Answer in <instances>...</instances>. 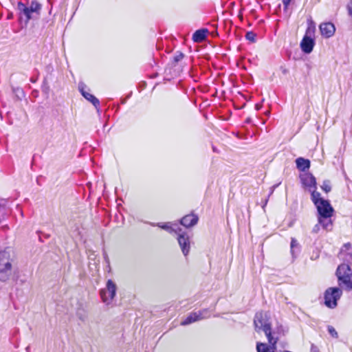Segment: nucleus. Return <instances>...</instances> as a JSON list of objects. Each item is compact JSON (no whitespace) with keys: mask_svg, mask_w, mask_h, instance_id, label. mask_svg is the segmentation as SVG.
Segmentation results:
<instances>
[{"mask_svg":"<svg viewBox=\"0 0 352 352\" xmlns=\"http://www.w3.org/2000/svg\"><path fill=\"white\" fill-rule=\"evenodd\" d=\"M42 5L37 1H32L30 6H27L21 1H19L17 3V10L19 11V19L22 21L23 18H25V24L34 17H38L41 14Z\"/></svg>","mask_w":352,"mask_h":352,"instance_id":"obj_1","label":"nucleus"},{"mask_svg":"<svg viewBox=\"0 0 352 352\" xmlns=\"http://www.w3.org/2000/svg\"><path fill=\"white\" fill-rule=\"evenodd\" d=\"M336 275L340 287L347 292L352 290V270L349 264L342 263L338 265Z\"/></svg>","mask_w":352,"mask_h":352,"instance_id":"obj_2","label":"nucleus"},{"mask_svg":"<svg viewBox=\"0 0 352 352\" xmlns=\"http://www.w3.org/2000/svg\"><path fill=\"white\" fill-rule=\"evenodd\" d=\"M342 295V290L338 287H332L327 289L324 293V305L329 309H334L338 306V301Z\"/></svg>","mask_w":352,"mask_h":352,"instance_id":"obj_3","label":"nucleus"},{"mask_svg":"<svg viewBox=\"0 0 352 352\" xmlns=\"http://www.w3.org/2000/svg\"><path fill=\"white\" fill-rule=\"evenodd\" d=\"M316 207L318 211L319 223L321 224L324 228L328 230V225L324 224V220H327V219H329L333 215L334 211L333 207L327 199L319 202Z\"/></svg>","mask_w":352,"mask_h":352,"instance_id":"obj_4","label":"nucleus"},{"mask_svg":"<svg viewBox=\"0 0 352 352\" xmlns=\"http://www.w3.org/2000/svg\"><path fill=\"white\" fill-rule=\"evenodd\" d=\"M116 284L111 279H109L106 283V288L100 290V295L102 302L107 305H110L116 297Z\"/></svg>","mask_w":352,"mask_h":352,"instance_id":"obj_5","label":"nucleus"},{"mask_svg":"<svg viewBox=\"0 0 352 352\" xmlns=\"http://www.w3.org/2000/svg\"><path fill=\"white\" fill-rule=\"evenodd\" d=\"M314 26L313 28L308 27L306 30V33L300 43L301 50L305 54H309L313 51L315 45V40L312 36L314 34Z\"/></svg>","mask_w":352,"mask_h":352,"instance_id":"obj_6","label":"nucleus"},{"mask_svg":"<svg viewBox=\"0 0 352 352\" xmlns=\"http://www.w3.org/2000/svg\"><path fill=\"white\" fill-rule=\"evenodd\" d=\"M177 239L181 248L183 254L186 256L190 251V239L186 232L184 231H178Z\"/></svg>","mask_w":352,"mask_h":352,"instance_id":"obj_7","label":"nucleus"},{"mask_svg":"<svg viewBox=\"0 0 352 352\" xmlns=\"http://www.w3.org/2000/svg\"><path fill=\"white\" fill-rule=\"evenodd\" d=\"M300 179L302 185L305 188H308L309 190L316 189L317 182L316 179L310 172L304 173L300 175Z\"/></svg>","mask_w":352,"mask_h":352,"instance_id":"obj_8","label":"nucleus"},{"mask_svg":"<svg viewBox=\"0 0 352 352\" xmlns=\"http://www.w3.org/2000/svg\"><path fill=\"white\" fill-rule=\"evenodd\" d=\"M86 85L80 82L78 85V89L82 94V96L88 101H89L94 107L97 109V111H99V107H100V101L93 94L88 93L85 91Z\"/></svg>","mask_w":352,"mask_h":352,"instance_id":"obj_9","label":"nucleus"},{"mask_svg":"<svg viewBox=\"0 0 352 352\" xmlns=\"http://www.w3.org/2000/svg\"><path fill=\"white\" fill-rule=\"evenodd\" d=\"M319 28L322 36L325 38L331 37L336 32L335 25L331 22L321 23Z\"/></svg>","mask_w":352,"mask_h":352,"instance_id":"obj_10","label":"nucleus"},{"mask_svg":"<svg viewBox=\"0 0 352 352\" xmlns=\"http://www.w3.org/2000/svg\"><path fill=\"white\" fill-rule=\"evenodd\" d=\"M266 315L262 312L257 313L255 315L254 324L256 329H262L264 331L265 326H271L270 322H267L265 320Z\"/></svg>","mask_w":352,"mask_h":352,"instance_id":"obj_11","label":"nucleus"},{"mask_svg":"<svg viewBox=\"0 0 352 352\" xmlns=\"http://www.w3.org/2000/svg\"><path fill=\"white\" fill-rule=\"evenodd\" d=\"M199 220L197 214L193 213L187 214L180 219V223L183 226L188 228L195 226Z\"/></svg>","mask_w":352,"mask_h":352,"instance_id":"obj_12","label":"nucleus"},{"mask_svg":"<svg viewBox=\"0 0 352 352\" xmlns=\"http://www.w3.org/2000/svg\"><path fill=\"white\" fill-rule=\"evenodd\" d=\"M295 163L298 170L305 173H307L306 171L309 169L311 166L310 160L302 157L296 158L295 160Z\"/></svg>","mask_w":352,"mask_h":352,"instance_id":"obj_13","label":"nucleus"},{"mask_svg":"<svg viewBox=\"0 0 352 352\" xmlns=\"http://www.w3.org/2000/svg\"><path fill=\"white\" fill-rule=\"evenodd\" d=\"M12 274V266L0 265V281L5 283L10 279Z\"/></svg>","mask_w":352,"mask_h":352,"instance_id":"obj_14","label":"nucleus"},{"mask_svg":"<svg viewBox=\"0 0 352 352\" xmlns=\"http://www.w3.org/2000/svg\"><path fill=\"white\" fill-rule=\"evenodd\" d=\"M0 265L12 266L10 259V249L9 248L0 251Z\"/></svg>","mask_w":352,"mask_h":352,"instance_id":"obj_15","label":"nucleus"},{"mask_svg":"<svg viewBox=\"0 0 352 352\" xmlns=\"http://www.w3.org/2000/svg\"><path fill=\"white\" fill-rule=\"evenodd\" d=\"M150 224L152 226H157L167 232H168L169 233H177L178 231L181 232L182 231V228H179L177 226L176 228L172 227L171 226L169 225L168 223H150Z\"/></svg>","mask_w":352,"mask_h":352,"instance_id":"obj_16","label":"nucleus"},{"mask_svg":"<svg viewBox=\"0 0 352 352\" xmlns=\"http://www.w3.org/2000/svg\"><path fill=\"white\" fill-rule=\"evenodd\" d=\"M208 31L207 29H199L196 30L192 34V40L195 43L203 41L207 36Z\"/></svg>","mask_w":352,"mask_h":352,"instance_id":"obj_17","label":"nucleus"},{"mask_svg":"<svg viewBox=\"0 0 352 352\" xmlns=\"http://www.w3.org/2000/svg\"><path fill=\"white\" fill-rule=\"evenodd\" d=\"M340 254H345L344 260L347 262L352 261V245L351 243H344L340 250Z\"/></svg>","mask_w":352,"mask_h":352,"instance_id":"obj_18","label":"nucleus"},{"mask_svg":"<svg viewBox=\"0 0 352 352\" xmlns=\"http://www.w3.org/2000/svg\"><path fill=\"white\" fill-rule=\"evenodd\" d=\"M276 346H274L266 343L257 342V352H276Z\"/></svg>","mask_w":352,"mask_h":352,"instance_id":"obj_19","label":"nucleus"},{"mask_svg":"<svg viewBox=\"0 0 352 352\" xmlns=\"http://www.w3.org/2000/svg\"><path fill=\"white\" fill-rule=\"evenodd\" d=\"M263 331L267 338L270 345L276 346V344L278 342V338L273 337L272 333L271 326H265Z\"/></svg>","mask_w":352,"mask_h":352,"instance_id":"obj_20","label":"nucleus"},{"mask_svg":"<svg viewBox=\"0 0 352 352\" xmlns=\"http://www.w3.org/2000/svg\"><path fill=\"white\" fill-rule=\"evenodd\" d=\"M198 320H200V319L197 312H192L181 322V324L186 326Z\"/></svg>","mask_w":352,"mask_h":352,"instance_id":"obj_21","label":"nucleus"},{"mask_svg":"<svg viewBox=\"0 0 352 352\" xmlns=\"http://www.w3.org/2000/svg\"><path fill=\"white\" fill-rule=\"evenodd\" d=\"M76 314L78 318L82 322H85L87 319V311L82 305H80L77 308Z\"/></svg>","mask_w":352,"mask_h":352,"instance_id":"obj_22","label":"nucleus"},{"mask_svg":"<svg viewBox=\"0 0 352 352\" xmlns=\"http://www.w3.org/2000/svg\"><path fill=\"white\" fill-rule=\"evenodd\" d=\"M291 253L293 257H296V253L298 254L300 252V246L298 243L297 240L294 238H292L290 243Z\"/></svg>","mask_w":352,"mask_h":352,"instance_id":"obj_23","label":"nucleus"},{"mask_svg":"<svg viewBox=\"0 0 352 352\" xmlns=\"http://www.w3.org/2000/svg\"><path fill=\"white\" fill-rule=\"evenodd\" d=\"M316 189H312L311 191V200L315 206L318 205L319 202L324 201L325 199L320 197V193L316 190Z\"/></svg>","mask_w":352,"mask_h":352,"instance_id":"obj_24","label":"nucleus"},{"mask_svg":"<svg viewBox=\"0 0 352 352\" xmlns=\"http://www.w3.org/2000/svg\"><path fill=\"white\" fill-rule=\"evenodd\" d=\"M41 90L45 96H47L49 95L50 89V86L48 85L46 78H45L43 81L42 86H41Z\"/></svg>","mask_w":352,"mask_h":352,"instance_id":"obj_25","label":"nucleus"},{"mask_svg":"<svg viewBox=\"0 0 352 352\" xmlns=\"http://www.w3.org/2000/svg\"><path fill=\"white\" fill-rule=\"evenodd\" d=\"M184 57V54L182 52L177 51L173 57V66H175L176 64L177 63H179L180 60H182Z\"/></svg>","mask_w":352,"mask_h":352,"instance_id":"obj_26","label":"nucleus"},{"mask_svg":"<svg viewBox=\"0 0 352 352\" xmlns=\"http://www.w3.org/2000/svg\"><path fill=\"white\" fill-rule=\"evenodd\" d=\"M197 314L198 315V316H199L200 320L210 317V314H208V309H204L199 310L197 312Z\"/></svg>","mask_w":352,"mask_h":352,"instance_id":"obj_27","label":"nucleus"},{"mask_svg":"<svg viewBox=\"0 0 352 352\" xmlns=\"http://www.w3.org/2000/svg\"><path fill=\"white\" fill-rule=\"evenodd\" d=\"M330 184L331 182L329 180H324L321 186V188L327 193L330 192L331 190Z\"/></svg>","mask_w":352,"mask_h":352,"instance_id":"obj_28","label":"nucleus"},{"mask_svg":"<svg viewBox=\"0 0 352 352\" xmlns=\"http://www.w3.org/2000/svg\"><path fill=\"white\" fill-rule=\"evenodd\" d=\"M256 37V34L252 31L248 32L245 34V38L251 42H255Z\"/></svg>","mask_w":352,"mask_h":352,"instance_id":"obj_29","label":"nucleus"},{"mask_svg":"<svg viewBox=\"0 0 352 352\" xmlns=\"http://www.w3.org/2000/svg\"><path fill=\"white\" fill-rule=\"evenodd\" d=\"M327 331L329 332V333L333 337V338H338V332L336 331V330L335 329V328L331 325H328L327 326Z\"/></svg>","mask_w":352,"mask_h":352,"instance_id":"obj_30","label":"nucleus"},{"mask_svg":"<svg viewBox=\"0 0 352 352\" xmlns=\"http://www.w3.org/2000/svg\"><path fill=\"white\" fill-rule=\"evenodd\" d=\"M311 352H320L319 349L317 346L314 344H311Z\"/></svg>","mask_w":352,"mask_h":352,"instance_id":"obj_31","label":"nucleus"},{"mask_svg":"<svg viewBox=\"0 0 352 352\" xmlns=\"http://www.w3.org/2000/svg\"><path fill=\"white\" fill-rule=\"evenodd\" d=\"M320 230V226L318 224H316L314 226V227L312 229V232L314 233H318V232Z\"/></svg>","mask_w":352,"mask_h":352,"instance_id":"obj_32","label":"nucleus"},{"mask_svg":"<svg viewBox=\"0 0 352 352\" xmlns=\"http://www.w3.org/2000/svg\"><path fill=\"white\" fill-rule=\"evenodd\" d=\"M292 0H283V6H285V7H289Z\"/></svg>","mask_w":352,"mask_h":352,"instance_id":"obj_33","label":"nucleus"},{"mask_svg":"<svg viewBox=\"0 0 352 352\" xmlns=\"http://www.w3.org/2000/svg\"><path fill=\"white\" fill-rule=\"evenodd\" d=\"M324 224L328 225V228L331 226V221L330 219H327V220H324Z\"/></svg>","mask_w":352,"mask_h":352,"instance_id":"obj_34","label":"nucleus"},{"mask_svg":"<svg viewBox=\"0 0 352 352\" xmlns=\"http://www.w3.org/2000/svg\"><path fill=\"white\" fill-rule=\"evenodd\" d=\"M261 107H262V104H261L257 103V104H255V109L256 111L260 110L261 109Z\"/></svg>","mask_w":352,"mask_h":352,"instance_id":"obj_35","label":"nucleus"},{"mask_svg":"<svg viewBox=\"0 0 352 352\" xmlns=\"http://www.w3.org/2000/svg\"><path fill=\"white\" fill-rule=\"evenodd\" d=\"M281 70H282L283 74H287L288 73V70L287 69H285V68L282 67H281Z\"/></svg>","mask_w":352,"mask_h":352,"instance_id":"obj_36","label":"nucleus"},{"mask_svg":"<svg viewBox=\"0 0 352 352\" xmlns=\"http://www.w3.org/2000/svg\"><path fill=\"white\" fill-rule=\"evenodd\" d=\"M17 91L19 92V94H21V96H23L24 92H23V91L21 89L18 88L17 89Z\"/></svg>","mask_w":352,"mask_h":352,"instance_id":"obj_37","label":"nucleus"},{"mask_svg":"<svg viewBox=\"0 0 352 352\" xmlns=\"http://www.w3.org/2000/svg\"><path fill=\"white\" fill-rule=\"evenodd\" d=\"M37 80V78H30V81L32 82V83H35Z\"/></svg>","mask_w":352,"mask_h":352,"instance_id":"obj_38","label":"nucleus"},{"mask_svg":"<svg viewBox=\"0 0 352 352\" xmlns=\"http://www.w3.org/2000/svg\"><path fill=\"white\" fill-rule=\"evenodd\" d=\"M5 203L0 202V209L5 208Z\"/></svg>","mask_w":352,"mask_h":352,"instance_id":"obj_39","label":"nucleus"},{"mask_svg":"<svg viewBox=\"0 0 352 352\" xmlns=\"http://www.w3.org/2000/svg\"><path fill=\"white\" fill-rule=\"evenodd\" d=\"M288 10V7H285V6H283V10L284 12H287Z\"/></svg>","mask_w":352,"mask_h":352,"instance_id":"obj_40","label":"nucleus"},{"mask_svg":"<svg viewBox=\"0 0 352 352\" xmlns=\"http://www.w3.org/2000/svg\"><path fill=\"white\" fill-rule=\"evenodd\" d=\"M212 151L214 152H218L217 148L215 146H212Z\"/></svg>","mask_w":352,"mask_h":352,"instance_id":"obj_41","label":"nucleus"},{"mask_svg":"<svg viewBox=\"0 0 352 352\" xmlns=\"http://www.w3.org/2000/svg\"><path fill=\"white\" fill-rule=\"evenodd\" d=\"M25 350H26V351H27V352H29L30 346H27V347H26V349H25Z\"/></svg>","mask_w":352,"mask_h":352,"instance_id":"obj_42","label":"nucleus"},{"mask_svg":"<svg viewBox=\"0 0 352 352\" xmlns=\"http://www.w3.org/2000/svg\"><path fill=\"white\" fill-rule=\"evenodd\" d=\"M2 228H3V229H4V230H5V229H7V228H8V226H3Z\"/></svg>","mask_w":352,"mask_h":352,"instance_id":"obj_43","label":"nucleus"},{"mask_svg":"<svg viewBox=\"0 0 352 352\" xmlns=\"http://www.w3.org/2000/svg\"><path fill=\"white\" fill-rule=\"evenodd\" d=\"M8 19L12 18V14H10V15H8Z\"/></svg>","mask_w":352,"mask_h":352,"instance_id":"obj_44","label":"nucleus"},{"mask_svg":"<svg viewBox=\"0 0 352 352\" xmlns=\"http://www.w3.org/2000/svg\"><path fill=\"white\" fill-rule=\"evenodd\" d=\"M157 76V74H153V78H155Z\"/></svg>","mask_w":352,"mask_h":352,"instance_id":"obj_45","label":"nucleus"}]
</instances>
